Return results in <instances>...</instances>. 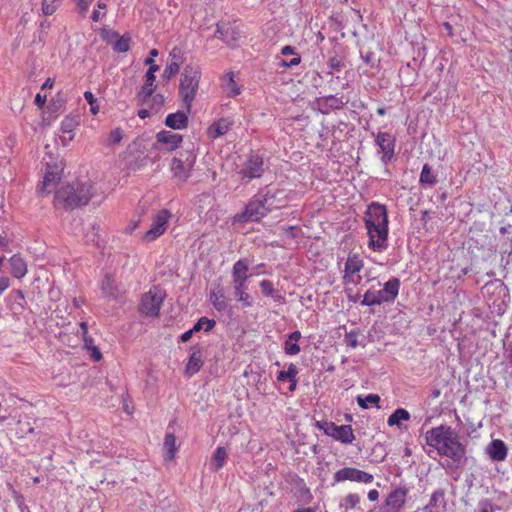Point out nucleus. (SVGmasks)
Masks as SVG:
<instances>
[{
    "label": "nucleus",
    "mask_w": 512,
    "mask_h": 512,
    "mask_svg": "<svg viewBox=\"0 0 512 512\" xmlns=\"http://www.w3.org/2000/svg\"><path fill=\"white\" fill-rule=\"evenodd\" d=\"M388 212L385 205L372 202L364 213V226L367 231V246L381 253L388 248L389 234Z\"/></svg>",
    "instance_id": "nucleus-1"
},
{
    "label": "nucleus",
    "mask_w": 512,
    "mask_h": 512,
    "mask_svg": "<svg viewBox=\"0 0 512 512\" xmlns=\"http://www.w3.org/2000/svg\"><path fill=\"white\" fill-rule=\"evenodd\" d=\"M426 443L440 456L459 462L466 454V447L460 442L458 434L447 425L433 427L426 432Z\"/></svg>",
    "instance_id": "nucleus-2"
},
{
    "label": "nucleus",
    "mask_w": 512,
    "mask_h": 512,
    "mask_svg": "<svg viewBox=\"0 0 512 512\" xmlns=\"http://www.w3.org/2000/svg\"><path fill=\"white\" fill-rule=\"evenodd\" d=\"M375 277L370 269H365L364 257L360 252L350 251L344 262L342 270V284L348 297L355 288L365 282L373 281Z\"/></svg>",
    "instance_id": "nucleus-3"
},
{
    "label": "nucleus",
    "mask_w": 512,
    "mask_h": 512,
    "mask_svg": "<svg viewBox=\"0 0 512 512\" xmlns=\"http://www.w3.org/2000/svg\"><path fill=\"white\" fill-rule=\"evenodd\" d=\"M282 194L283 191L278 190L274 193L267 192L263 198H252L246 205L244 212L240 215H237L236 218L243 221H259L272 209H279L284 207L285 201L278 200L276 202L277 196Z\"/></svg>",
    "instance_id": "nucleus-4"
},
{
    "label": "nucleus",
    "mask_w": 512,
    "mask_h": 512,
    "mask_svg": "<svg viewBox=\"0 0 512 512\" xmlns=\"http://www.w3.org/2000/svg\"><path fill=\"white\" fill-rule=\"evenodd\" d=\"M44 165L43 181L37 188V192L40 196H46L56 188L64 171L63 161L52 154L46 155L44 158Z\"/></svg>",
    "instance_id": "nucleus-5"
},
{
    "label": "nucleus",
    "mask_w": 512,
    "mask_h": 512,
    "mask_svg": "<svg viewBox=\"0 0 512 512\" xmlns=\"http://www.w3.org/2000/svg\"><path fill=\"white\" fill-rule=\"evenodd\" d=\"M249 274V262L247 259L236 261L232 268L233 288L235 299L242 303L243 307H251L252 297L246 292Z\"/></svg>",
    "instance_id": "nucleus-6"
},
{
    "label": "nucleus",
    "mask_w": 512,
    "mask_h": 512,
    "mask_svg": "<svg viewBox=\"0 0 512 512\" xmlns=\"http://www.w3.org/2000/svg\"><path fill=\"white\" fill-rule=\"evenodd\" d=\"M201 71L197 67L187 66L184 68L179 86V94L188 112L191 111L192 103L199 88Z\"/></svg>",
    "instance_id": "nucleus-7"
},
{
    "label": "nucleus",
    "mask_w": 512,
    "mask_h": 512,
    "mask_svg": "<svg viewBox=\"0 0 512 512\" xmlns=\"http://www.w3.org/2000/svg\"><path fill=\"white\" fill-rule=\"evenodd\" d=\"M399 289V279L392 278L384 284V287L381 290H375L373 287L368 289L363 295L361 305L375 306L382 303L393 302L399 294Z\"/></svg>",
    "instance_id": "nucleus-8"
},
{
    "label": "nucleus",
    "mask_w": 512,
    "mask_h": 512,
    "mask_svg": "<svg viewBox=\"0 0 512 512\" xmlns=\"http://www.w3.org/2000/svg\"><path fill=\"white\" fill-rule=\"evenodd\" d=\"M164 299L165 293L157 287H153L142 295L139 310L143 315L157 317Z\"/></svg>",
    "instance_id": "nucleus-9"
},
{
    "label": "nucleus",
    "mask_w": 512,
    "mask_h": 512,
    "mask_svg": "<svg viewBox=\"0 0 512 512\" xmlns=\"http://www.w3.org/2000/svg\"><path fill=\"white\" fill-rule=\"evenodd\" d=\"M171 217L172 214L167 209H161L157 211L153 215L149 230L143 234L142 240L147 243L157 240L166 232Z\"/></svg>",
    "instance_id": "nucleus-10"
},
{
    "label": "nucleus",
    "mask_w": 512,
    "mask_h": 512,
    "mask_svg": "<svg viewBox=\"0 0 512 512\" xmlns=\"http://www.w3.org/2000/svg\"><path fill=\"white\" fill-rule=\"evenodd\" d=\"M195 161L196 157L193 155H187L183 158L181 154L180 157H174L170 164L173 179L181 185L184 184L191 176Z\"/></svg>",
    "instance_id": "nucleus-11"
},
{
    "label": "nucleus",
    "mask_w": 512,
    "mask_h": 512,
    "mask_svg": "<svg viewBox=\"0 0 512 512\" xmlns=\"http://www.w3.org/2000/svg\"><path fill=\"white\" fill-rule=\"evenodd\" d=\"M409 490L406 487H396L385 497L381 512H402L407 502Z\"/></svg>",
    "instance_id": "nucleus-12"
},
{
    "label": "nucleus",
    "mask_w": 512,
    "mask_h": 512,
    "mask_svg": "<svg viewBox=\"0 0 512 512\" xmlns=\"http://www.w3.org/2000/svg\"><path fill=\"white\" fill-rule=\"evenodd\" d=\"M333 480L335 483L350 481L361 484H371L374 481V476L358 468L344 467L334 473Z\"/></svg>",
    "instance_id": "nucleus-13"
},
{
    "label": "nucleus",
    "mask_w": 512,
    "mask_h": 512,
    "mask_svg": "<svg viewBox=\"0 0 512 512\" xmlns=\"http://www.w3.org/2000/svg\"><path fill=\"white\" fill-rule=\"evenodd\" d=\"M318 427L322 429L327 436L343 444H351L355 439L353 429L350 425H337L334 422H324L322 425L318 424Z\"/></svg>",
    "instance_id": "nucleus-14"
},
{
    "label": "nucleus",
    "mask_w": 512,
    "mask_h": 512,
    "mask_svg": "<svg viewBox=\"0 0 512 512\" xmlns=\"http://www.w3.org/2000/svg\"><path fill=\"white\" fill-rule=\"evenodd\" d=\"M75 185L64 184L55 191L53 206L54 208H63L72 210L77 208Z\"/></svg>",
    "instance_id": "nucleus-15"
},
{
    "label": "nucleus",
    "mask_w": 512,
    "mask_h": 512,
    "mask_svg": "<svg viewBox=\"0 0 512 512\" xmlns=\"http://www.w3.org/2000/svg\"><path fill=\"white\" fill-rule=\"evenodd\" d=\"M153 144L154 149L164 152L175 151L182 143L183 136L170 130H161L156 136Z\"/></svg>",
    "instance_id": "nucleus-16"
},
{
    "label": "nucleus",
    "mask_w": 512,
    "mask_h": 512,
    "mask_svg": "<svg viewBox=\"0 0 512 512\" xmlns=\"http://www.w3.org/2000/svg\"><path fill=\"white\" fill-rule=\"evenodd\" d=\"M375 142L382 153L381 160L386 164L394 156L395 137L388 132H379L376 135Z\"/></svg>",
    "instance_id": "nucleus-17"
},
{
    "label": "nucleus",
    "mask_w": 512,
    "mask_h": 512,
    "mask_svg": "<svg viewBox=\"0 0 512 512\" xmlns=\"http://www.w3.org/2000/svg\"><path fill=\"white\" fill-rule=\"evenodd\" d=\"M264 172L263 159L258 155H251L239 171L242 179L252 180L259 178Z\"/></svg>",
    "instance_id": "nucleus-18"
},
{
    "label": "nucleus",
    "mask_w": 512,
    "mask_h": 512,
    "mask_svg": "<svg viewBox=\"0 0 512 512\" xmlns=\"http://www.w3.org/2000/svg\"><path fill=\"white\" fill-rule=\"evenodd\" d=\"M77 208L85 206L90 200L100 196L98 188L92 182L77 183L75 185Z\"/></svg>",
    "instance_id": "nucleus-19"
},
{
    "label": "nucleus",
    "mask_w": 512,
    "mask_h": 512,
    "mask_svg": "<svg viewBox=\"0 0 512 512\" xmlns=\"http://www.w3.org/2000/svg\"><path fill=\"white\" fill-rule=\"evenodd\" d=\"M104 40L118 53H125L130 50L131 37L129 35L120 36L116 31H109L104 36Z\"/></svg>",
    "instance_id": "nucleus-20"
},
{
    "label": "nucleus",
    "mask_w": 512,
    "mask_h": 512,
    "mask_svg": "<svg viewBox=\"0 0 512 512\" xmlns=\"http://www.w3.org/2000/svg\"><path fill=\"white\" fill-rule=\"evenodd\" d=\"M219 38L229 46H236L241 39L239 28L232 24H223L217 26Z\"/></svg>",
    "instance_id": "nucleus-21"
},
{
    "label": "nucleus",
    "mask_w": 512,
    "mask_h": 512,
    "mask_svg": "<svg viewBox=\"0 0 512 512\" xmlns=\"http://www.w3.org/2000/svg\"><path fill=\"white\" fill-rule=\"evenodd\" d=\"M486 453L491 460L496 462L504 461L508 454V448L501 439L492 440L486 447Z\"/></svg>",
    "instance_id": "nucleus-22"
},
{
    "label": "nucleus",
    "mask_w": 512,
    "mask_h": 512,
    "mask_svg": "<svg viewBox=\"0 0 512 512\" xmlns=\"http://www.w3.org/2000/svg\"><path fill=\"white\" fill-rule=\"evenodd\" d=\"M234 78V72L225 73L221 77V88L226 96L230 98H235L241 93V87L238 85Z\"/></svg>",
    "instance_id": "nucleus-23"
},
{
    "label": "nucleus",
    "mask_w": 512,
    "mask_h": 512,
    "mask_svg": "<svg viewBox=\"0 0 512 512\" xmlns=\"http://www.w3.org/2000/svg\"><path fill=\"white\" fill-rule=\"evenodd\" d=\"M155 81L156 76L149 77V75H145V82L136 95V101L138 105H144L154 94L156 89Z\"/></svg>",
    "instance_id": "nucleus-24"
},
{
    "label": "nucleus",
    "mask_w": 512,
    "mask_h": 512,
    "mask_svg": "<svg viewBox=\"0 0 512 512\" xmlns=\"http://www.w3.org/2000/svg\"><path fill=\"white\" fill-rule=\"evenodd\" d=\"M232 126L233 120L230 118H221L208 127L207 134L211 139H217L225 135Z\"/></svg>",
    "instance_id": "nucleus-25"
},
{
    "label": "nucleus",
    "mask_w": 512,
    "mask_h": 512,
    "mask_svg": "<svg viewBox=\"0 0 512 512\" xmlns=\"http://www.w3.org/2000/svg\"><path fill=\"white\" fill-rule=\"evenodd\" d=\"M188 112L177 111L175 113L168 114L165 119V125L174 130L185 129L188 126Z\"/></svg>",
    "instance_id": "nucleus-26"
},
{
    "label": "nucleus",
    "mask_w": 512,
    "mask_h": 512,
    "mask_svg": "<svg viewBox=\"0 0 512 512\" xmlns=\"http://www.w3.org/2000/svg\"><path fill=\"white\" fill-rule=\"evenodd\" d=\"M8 261L10 272L14 278L21 279L27 274V263L20 254H14Z\"/></svg>",
    "instance_id": "nucleus-27"
},
{
    "label": "nucleus",
    "mask_w": 512,
    "mask_h": 512,
    "mask_svg": "<svg viewBox=\"0 0 512 512\" xmlns=\"http://www.w3.org/2000/svg\"><path fill=\"white\" fill-rule=\"evenodd\" d=\"M297 375H298V368L295 364L291 363V364H289L287 370H285V371L281 370L278 372L277 381L278 382L288 381L290 383L289 391L293 392L297 386Z\"/></svg>",
    "instance_id": "nucleus-28"
},
{
    "label": "nucleus",
    "mask_w": 512,
    "mask_h": 512,
    "mask_svg": "<svg viewBox=\"0 0 512 512\" xmlns=\"http://www.w3.org/2000/svg\"><path fill=\"white\" fill-rule=\"evenodd\" d=\"M203 365L202 355L200 351H194L190 354L189 360L186 364L185 374L191 377L199 372Z\"/></svg>",
    "instance_id": "nucleus-29"
},
{
    "label": "nucleus",
    "mask_w": 512,
    "mask_h": 512,
    "mask_svg": "<svg viewBox=\"0 0 512 512\" xmlns=\"http://www.w3.org/2000/svg\"><path fill=\"white\" fill-rule=\"evenodd\" d=\"M79 124L78 116L69 115L62 120L60 130L63 134H68V142L74 139V131Z\"/></svg>",
    "instance_id": "nucleus-30"
},
{
    "label": "nucleus",
    "mask_w": 512,
    "mask_h": 512,
    "mask_svg": "<svg viewBox=\"0 0 512 512\" xmlns=\"http://www.w3.org/2000/svg\"><path fill=\"white\" fill-rule=\"evenodd\" d=\"M163 449L165 450L164 460H174L178 447L176 445V437L173 433H166L163 443Z\"/></svg>",
    "instance_id": "nucleus-31"
},
{
    "label": "nucleus",
    "mask_w": 512,
    "mask_h": 512,
    "mask_svg": "<svg viewBox=\"0 0 512 512\" xmlns=\"http://www.w3.org/2000/svg\"><path fill=\"white\" fill-rule=\"evenodd\" d=\"M228 453L225 447L219 446L214 451L212 459L210 461V470L219 471L226 463Z\"/></svg>",
    "instance_id": "nucleus-32"
},
{
    "label": "nucleus",
    "mask_w": 512,
    "mask_h": 512,
    "mask_svg": "<svg viewBox=\"0 0 512 512\" xmlns=\"http://www.w3.org/2000/svg\"><path fill=\"white\" fill-rule=\"evenodd\" d=\"M410 413L404 408H397L387 419L389 426H396L398 429H403V421L410 419Z\"/></svg>",
    "instance_id": "nucleus-33"
},
{
    "label": "nucleus",
    "mask_w": 512,
    "mask_h": 512,
    "mask_svg": "<svg viewBox=\"0 0 512 512\" xmlns=\"http://www.w3.org/2000/svg\"><path fill=\"white\" fill-rule=\"evenodd\" d=\"M210 302L217 311H224L227 308V301L223 290L218 286L210 291Z\"/></svg>",
    "instance_id": "nucleus-34"
},
{
    "label": "nucleus",
    "mask_w": 512,
    "mask_h": 512,
    "mask_svg": "<svg viewBox=\"0 0 512 512\" xmlns=\"http://www.w3.org/2000/svg\"><path fill=\"white\" fill-rule=\"evenodd\" d=\"M300 338V331H294L288 336V339L284 343V351L286 354L297 355L300 352V346L297 344Z\"/></svg>",
    "instance_id": "nucleus-35"
},
{
    "label": "nucleus",
    "mask_w": 512,
    "mask_h": 512,
    "mask_svg": "<svg viewBox=\"0 0 512 512\" xmlns=\"http://www.w3.org/2000/svg\"><path fill=\"white\" fill-rule=\"evenodd\" d=\"M445 494L443 490H436L432 493L429 503L425 506V509L429 512H434V509L444 505Z\"/></svg>",
    "instance_id": "nucleus-36"
},
{
    "label": "nucleus",
    "mask_w": 512,
    "mask_h": 512,
    "mask_svg": "<svg viewBox=\"0 0 512 512\" xmlns=\"http://www.w3.org/2000/svg\"><path fill=\"white\" fill-rule=\"evenodd\" d=\"M419 181L421 184H427L430 186L437 183V176L433 173L432 168L428 164H425L422 167Z\"/></svg>",
    "instance_id": "nucleus-37"
},
{
    "label": "nucleus",
    "mask_w": 512,
    "mask_h": 512,
    "mask_svg": "<svg viewBox=\"0 0 512 512\" xmlns=\"http://www.w3.org/2000/svg\"><path fill=\"white\" fill-rule=\"evenodd\" d=\"M380 397L377 394H368L367 396H358L357 403L362 409H368L370 406H376L379 408Z\"/></svg>",
    "instance_id": "nucleus-38"
},
{
    "label": "nucleus",
    "mask_w": 512,
    "mask_h": 512,
    "mask_svg": "<svg viewBox=\"0 0 512 512\" xmlns=\"http://www.w3.org/2000/svg\"><path fill=\"white\" fill-rule=\"evenodd\" d=\"M63 0H42L41 9L45 16L53 15L60 7Z\"/></svg>",
    "instance_id": "nucleus-39"
},
{
    "label": "nucleus",
    "mask_w": 512,
    "mask_h": 512,
    "mask_svg": "<svg viewBox=\"0 0 512 512\" xmlns=\"http://www.w3.org/2000/svg\"><path fill=\"white\" fill-rule=\"evenodd\" d=\"M297 497L304 503H310L313 499V495H312L310 489L306 486L303 479L299 480L298 489H297Z\"/></svg>",
    "instance_id": "nucleus-40"
},
{
    "label": "nucleus",
    "mask_w": 512,
    "mask_h": 512,
    "mask_svg": "<svg viewBox=\"0 0 512 512\" xmlns=\"http://www.w3.org/2000/svg\"><path fill=\"white\" fill-rule=\"evenodd\" d=\"M215 321L212 319H208L207 317H201L197 323L194 324L192 327V331L199 332L201 330H204L206 332H209L212 330L215 326Z\"/></svg>",
    "instance_id": "nucleus-41"
},
{
    "label": "nucleus",
    "mask_w": 512,
    "mask_h": 512,
    "mask_svg": "<svg viewBox=\"0 0 512 512\" xmlns=\"http://www.w3.org/2000/svg\"><path fill=\"white\" fill-rule=\"evenodd\" d=\"M361 501V497L357 493H348L343 498V506L346 510L355 509Z\"/></svg>",
    "instance_id": "nucleus-42"
},
{
    "label": "nucleus",
    "mask_w": 512,
    "mask_h": 512,
    "mask_svg": "<svg viewBox=\"0 0 512 512\" xmlns=\"http://www.w3.org/2000/svg\"><path fill=\"white\" fill-rule=\"evenodd\" d=\"M101 289L106 296H115L114 279L110 275H105L101 283Z\"/></svg>",
    "instance_id": "nucleus-43"
},
{
    "label": "nucleus",
    "mask_w": 512,
    "mask_h": 512,
    "mask_svg": "<svg viewBox=\"0 0 512 512\" xmlns=\"http://www.w3.org/2000/svg\"><path fill=\"white\" fill-rule=\"evenodd\" d=\"M359 332L356 330H351L347 332L344 336V343L347 347L351 349H356L359 346Z\"/></svg>",
    "instance_id": "nucleus-44"
},
{
    "label": "nucleus",
    "mask_w": 512,
    "mask_h": 512,
    "mask_svg": "<svg viewBox=\"0 0 512 512\" xmlns=\"http://www.w3.org/2000/svg\"><path fill=\"white\" fill-rule=\"evenodd\" d=\"M327 65L328 68L330 69L329 74L339 72L345 66L343 58L337 55L330 57Z\"/></svg>",
    "instance_id": "nucleus-45"
},
{
    "label": "nucleus",
    "mask_w": 512,
    "mask_h": 512,
    "mask_svg": "<svg viewBox=\"0 0 512 512\" xmlns=\"http://www.w3.org/2000/svg\"><path fill=\"white\" fill-rule=\"evenodd\" d=\"M123 138V131L121 128H115L113 129L110 133H109V136H108V139H107V145H113V144H118L121 142Z\"/></svg>",
    "instance_id": "nucleus-46"
},
{
    "label": "nucleus",
    "mask_w": 512,
    "mask_h": 512,
    "mask_svg": "<svg viewBox=\"0 0 512 512\" xmlns=\"http://www.w3.org/2000/svg\"><path fill=\"white\" fill-rule=\"evenodd\" d=\"M151 97L150 109L154 112H158L164 106L165 98L162 94L152 95Z\"/></svg>",
    "instance_id": "nucleus-47"
},
{
    "label": "nucleus",
    "mask_w": 512,
    "mask_h": 512,
    "mask_svg": "<svg viewBox=\"0 0 512 512\" xmlns=\"http://www.w3.org/2000/svg\"><path fill=\"white\" fill-rule=\"evenodd\" d=\"M84 98L90 105V111L93 115L99 112V105L96 103V99L91 91L84 92Z\"/></svg>",
    "instance_id": "nucleus-48"
},
{
    "label": "nucleus",
    "mask_w": 512,
    "mask_h": 512,
    "mask_svg": "<svg viewBox=\"0 0 512 512\" xmlns=\"http://www.w3.org/2000/svg\"><path fill=\"white\" fill-rule=\"evenodd\" d=\"M93 0H75L79 13L85 17Z\"/></svg>",
    "instance_id": "nucleus-49"
},
{
    "label": "nucleus",
    "mask_w": 512,
    "mask_h": 512,
    "mask_svg": "<svg viewBox=\"0 0 512 512\" xmlns=\"http://www.w3.org/2000/svg\"><path fill=\"white\" fill-rule=\"evenodd\" d=\"M97 9H95L93 12H92V15H91V19L93 22H98L100 19H101V13H100V10H105L107 8V5L104 1L102 0H99L97 2Z\"/></svg>",
    "instance_id": "nucleus-50"
},
{
    "label": "nucleus",
    "mask_w": 512,
    "mask_h": 512,
    "mask_svg": "<svg viewBox=\"0 0 512 512\" xmlns=\"http://www.w3.org/2000/svg\"><path fill=\"white\" fill-rule=\"evenodd\" d=\"M260 288L265 295H271L274 292V287L271 281L269 280H262L260 282Z\"/></svg>",
    "instance_id": "nucleus-51"
},
{
    "label": "nucleus",
    "mask_w": 512,
    "mask_h": 512,
    "mask_svg": "<svg viewBox=\"0 0 512 512\" xmlns=\"http://www.w3.org/2000/svg\"><path fill=\"white\" fill-rule=\"evenodd\" d=\"M300 63H301V56L299 54H297L289 61H282L281 66L286 67V68H291V67L299 65Z\"/></svg>",
    "instance_id": "nucleus-52"
},
{
    "label": "nucleus",
    "mask_w": 512,
    "mask_h": 512,
    "mask_svg": "<svg viewBox=\"0 0 512 512\" xmlns=\"http://www.w3.org/2000/svg\"><path fill=\"white\" fill-rule=\"evenodd\" d=\"M179 70V65L175 62H172L168 64L164 70L165 76L168 78L171 77L173 74L177 73Z\"/></svg>",
    "instance_id": "nucleus-53"
},
{
    "label": "nucleus",
    "mask_w": 512,
    "mask_h": 512,
    "mask_svg": "<svg viewBox=\"0 0 512 512\" xmlns=\"http://www.w3.org/2000/svg\"><path fill=\"white\" fill-rule=\"evenodd\" d=\"M90 354V357L95 361L98 362L102 359V353L99 350L97 346H91L89 350H87Z\"/></svg>",
    "instance_id": "nucleus-54"
},
{
    "label": "nucleus",
    "mask_w": 512,
    "mask_h": 512,
    "mask_svg": "<svg viewBox=\"0 0 512 512\" xmlns=\"http://www.w3.org/2000/svg\"><path fill=\"white\" fill-rule=\"evenodd\" d=\"M46 101H47L46 95H41L40 93L36 94L34 102L38 108H40V109L43 108Z\"/></svg>",
    "instance_id": "nucleus-55"
},
{
    "label": "nucleus",
    "mask_w": 512,
    "mask_h": 512,
    "mask_svg": "<svg viewBox=\"0 0 512 512\" xmlns=\"http://www.w3.org/2000/svg\"><path fill=\"white\" fill-rule=\"evenodd\" d=\"M10 287V280L8 277H0V295Z\"/></svg>",
    "instance_id": "nucleus-56"
},
{
    "label": "nucleus",
    "mask_w": 512,
    "mask_h": 512,
    "mask_svg": "<svg viewBox=\"0 0 512 512\" xmlns=\"http://www.w3.org/2000/svg\"><path fill=\"white\" fill-rule=\"evenodd\" d=\"M281 54L284 55V56H288V55H297L298 53L295 51V48L290 46V45H286L284 47H282L281 49Z\"/></svg>",
    "instance_id": "nucleus-57"
},
{
    "label": "nucleus",
    "mask_w": 512,
    "mask_h": 512,
    "mask_svg": "<svg viewBox=\"0 0 512 512\" xmlns=\"http://www.w3.org/2000/svg\"><path fill=\"white\" fill-rule=\"evenodd\" d=\"M480 512H493L492 505L488 500L480 502Z\"/></svg>",
    "instance_id": "nucleus-58"
},
{
    "label": "nucleus",
    "mask_w": 512,
    "mask_h": 512,
    "mask_svg": "<svg viewBox=\"0 0 512 512\" xmlns=\"http://www.w3.org/2000/svg\"><path fill=\"white\" fill-rule=\"evenodd\" d=\"M379 491L377 489H371L368 491V494H367V498L374 502V501H377L379 499Z\"/></svg>",
    "instance_id": "nucleus-59"
},
{
    "label": "nucleus",
    "mask_w": 512,
    "mask_h": 512,
    "mask_svg": "<svg viewBox=\"0 0 512 512\" xmlns=\"http://www.w3.org/2000/svg\"><path fill=\"white\" fill-rule=\"evenodd\" d=\"M83 342H84V348L86 350H89L91 348V346H95L94 340L91 336L83 337Z\"/></svg>",
    "instance_id": "nucleus-60"
},
{
    "label": "nucleus",
    "mask_w": 512,
    "mask_h": 512,
    "mask_svg": "<svg viewBox=\"0 0 512 512\" xmlns=\"http://www.w3.org/2000/svg\"><path fill=\"white\" fill-rule=\"evenodd\" d=\"M54 83H55V81L53 78H47L45 80V82L42 84L41 89L42 90L51 89L54 86Z\"/></svg>",
    "instance_id": "nucleus-61"
},
{
    "label": "nucleus",
    "mask_w": 512,
    "mask_h": 512,
    "mask_svg": "<svg viewBox=\"0 0 512 512\" xmlns=\"http://www.w3.org/2000/svg\"><path fill=\"white\" fill-rule=\"evenodd\" d=\"M159 70V66L154 63L153 65H150L146 74L145 75H149V77L151 76H155V73Z\"/></svg>",
    "instance_id": "nucleus-62"
},
{
    "label": "nucleus",
    "mask_w": 512,
    "mask_h": 512,
    "mask_svg": "<svg viewBox=\"0 0 512 512\" xmlns=\"http://www.w3.org/2000/svg\"><path fill=\"white\" fill-rule=\"evenodd\" d=\"M151 112H152V110H151V109H140V110L138 111V116H139L141 119H146V118L150 117Z\"/></svg>",
    "instance_id": "nucleus-63"
},
{
    "label": "nucleus",
    "mask_w": 512,
    "mask_h": 512,
    "mask_svg": "<svg viewBox=\"0 0 512 512\" xmlns=\"http://www.w3.org/2000/svg\"><path fill=\"white\" fill-rule=\"evenodd\" d=\"M194 332H195V331H192V328H191L190 330H188V331L184 332V333L181 335V337H180L181 341H182V342H187V341H189V340H190V338L192 337V334H193Z\"/></svg>",
    "instance_id": "nucleus-64"
}]
</instances>
